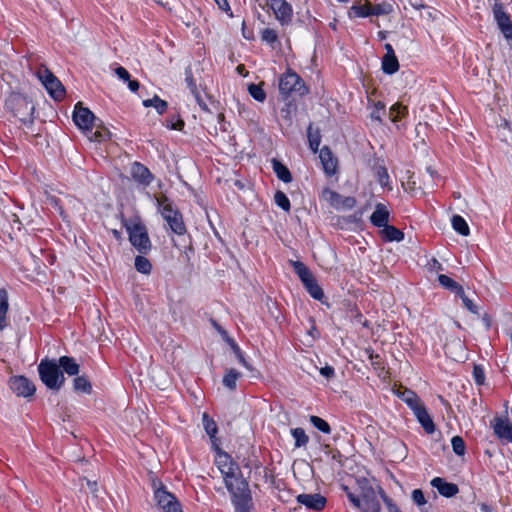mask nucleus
I'll list each match as a JSON object with an SVG mask.
<instances>
[{"mask_svg":"<svg viewBox=\"0 0 512 512\" xmlns=\"http://www.w3.org/2000/svg\"><path fill=\"white\" fill-rule=\"evenodd\" d=\"M215 464L231 494L236 512H248L252 497L248 482L243 478L239 465L229 454L220 450L217 451Z\"/></svg>","mask_w":512,"mask_h":512,"instance_id":"1","label":"nucleus"},{"mask_svg":"<svg viewBox=\"0 0 512 512\" xmlns=\"http://www.w3.org/2000/svg\"><path fill=\"white\" fill-rule=\"evenodd\" d=\"M356 486L355 492L351 491L347 486H343V490L351 504L360 512H380L379 486H374L366 478L357 479Z\"/></svg>","mask_w":512,"mask_h":512,"instance_id":"2","label":"nucleus"},{"mask_svg":"<svg viewBox=\"0 0 512 512\" xmlns=\"http://www.w3.org/2000/svg\"><path fill=\"white\" fill-rule=\"evenodd\" d=\"M124 226L129 235L132 246L141 254L151 249V242L145 225L138 218H130L124 221Z\"/></svg>","mask_w":512,"mask_h":512,"instance_id":"3","label":"nucleus"},{"mask_svg":"<svg viewBox=\"0 0 512 512\" xmlns=\"http://www.w3.org/2000/svg\"><path fill=\"white\" fill-rule=\"evenodd\" d=\"M73 121L78 128L83 130L89 140L91 141H102L105 137V132L95 131L92 132V128L96 126L95 124V116L88 109L82 106L81 102H78L75 105L73 112Z\"/></svg>","mask_w":512,"mask_h":512,"instance_id":"4","label":"nucleus"},{"mask_svg":"<svg viewBox=\"0 0 512 512\" xmlns=\"http://www.w3.org/2000/svg\"><path fill=\"white\" fill-rule=\"evenodd\" d=\"M42 382L50 389L59 390L64 382V377L55 361L42 360L38 366Z\"/></svg>","mask_w":512,"mask_h":512,"instance_id":"5","label":"nucleus"},{"mask_svg":"<svg viewBox=\"0 0 512 512\" xmlns=\"http://www.w3.org/2000/svg\"><path fill=\"white\" fill-rule=\"evenodd\" d=\"M159 210L170 229L177 235H183L186 228L181 214L173 208L166 198L158 199Z\"/></svg>","mask_w":512,"mask_h":512,"instance_id":"6","label":"nucleus"},{"mask_svg":"<svg viewBox=\"0 0 512 512\" xmlns=\"http://www.w3.org/2000/svg\"><path fill=\"white\" fill-rule=\"evenodd\" d=\"M292 266L311 297L316 300H322L324 297L323 290L310 270L300 261H292Z\"/></svg>","mask_w":512,"mask_h":512,"instance_id":"7","label":"nucleus"},{"mask_svg":"<svg viewBox=\"0 0 512 512\" xmlns=\"http://www.w3.org/2000/svg\"><path fill=\"white\" fill-rule=\"evenodd\" d=\"M279 91L283 95H289L293 92L304 95L308 92V89L301 77L288 69L279 79Z\"/></svg>","mask_w":512,"mask_h":512,"instance_id":"8","label":"nucleus"},{"mask_svg":"<svg viewBox=\"0 0 512 512\" xmlns=\"http://www.w3.org/2000/svg\"><path fill=\"white\" fill-rule=\"evenodd\" d=\"M37 77L52 98L55 100H61L64 97L65 90L63 85L49 69L41 67L37 71Z\"/></svg>","mask_w":512,"mask_h":512,"instance_id":"9","label":"nucleus"},{"mask_svg":"<svg viewBox=\"0 0 512 512\" xmlns=\"http://www.w3.org/2000/svg\"><path fill=\"white\" fill-rule=\"evenodd\" d=\"M154 498L158 507L164 512H182L180 503L176 497L168 492L164 486L157 488Z\"/></svg>","mask_w":512,"mask_h":512,"instance_id":"10","label":"nucleus"},{"mask_svg":"<svg viewBox=\"0 0 512 512\" xmlns=\"http://www.w3.org/2000/svg\"><path fill=\"white\" fill-rule=\"evenodd\" d=\"M322 199L338 210H349L356 205L355 198L343 197L339 193L328 188L322 191Z\"/></svg>","mask_w":512,"mask_h":512,"instance_id":"11","label":"nucleus"},{"mask_svg":"<svg viewBox=\"0 0 512 512\" xmlns=\"http://www.w3.org/2000/svg\"><path fill=\"white\" fill-rule=\"evenodd\" d=\"M9 385L11 390L21 397H29L35 393L34 384L24 376H15L10 378Z\"/></svg>","mask_w":512,"mask_h":512,"instance_id":"12","label":"nucleus"},{"mask_svg":"<svg viewBox=\"0 0 512 512\" xmlns=\"http://www.w3.org/2000/svg\"><path fill=\"white\" fill-rule=\"evenodd\" d=\"M494 18L497 25L506 39H512V22L509 15L503 10L500 4H495L493 7Z\"/></svg>","mask_w":512,"mask_h":512,"instance_id":"13","label":"nucleus"},{"mask_svg":"<svg viewBox=\"0 0 512 512\" xmlns=\"http://www.w3.org/2000/svg\"><path fill=\"white\" fill-rule=\"evenodd\" d=\"M267 5L272 9L277 20L287 23L292 16L291 6L285 0H268Z\"/></svg>","mask_w":512,"mask_h":512,"instance_id":"14","label":"nucleus"},{"mask_svg":"<svg viewBox=\"0 0 512 512\" xmlns=\"http://www.w3.org/2000/svg\"><path fill=\"white\" fill-rule=\"evenodd\" d=\"M131 177L138 184L147 187L153 180V175L147 167L139 162H134L131 166Z\"/></svg>","mask_w":512,"mask_h":512,"instance_id":"15","label":"nucleus"},{"mask_svg":"<svg viewBox=\"0 0 512 512\" xmlns=\"http://www.w3.org/2000/svg\"><path fill=\"white\" fill-rule=\"evenodd\" d=\"M297 501L307 507L308 509H312L315 511L322 510L326 505V498L320 494H299L297 496Z\"/></svg>","mask_w":512,"mask_h":512,"instance_id":"16","label":"nucleus"},{"mask_svg":"<svg viewBox=\"0 0 512 512\" xmlns=\"http://www.w3.org/2000/svg\"><path fill=\"white\" fill-rule=\"evenodd\" d=\"M319 158L325 173L328 176L334 175L337 170V159L333 156L328 147L325 146L320 150Z\"/></svg>","mask_w":512,"mask_h":512,"instance_id":"17","label":"nucleus"},{"mask_svg":"<svg viewBox=\"0 0 512 512\" xmlns=\"http://www.w3.org/2000/svg\"><path fill=\"white\" fill-rule=\"evenodd\" d=\"M493 429L499 438L512 443V424L507 418H495Z\"/></svg>","mask_w":512,"mask_h":512,"instance_id":"18","label":"nucleus"},{"mask_svg":"<svg viewBox=\"0 0 512 512\" xmlns=\"http://www.w3.org/2000/svg\"><path fill=\"white\" fill-rule=\"evenodd\" d=\"M389 217L390 212L387 207L384 204L378 203L370 216V221L374 226L381 229L385 225H388Z\"/></svg>","mask_w":512,"mask_h":512,"instance_id":"19","label":"nucleus"},{"mask_svg":"<svg viewBox=\"0 0 512 512\" xmlns=\"http://www.w3.org/2000/svg\"><path fill=\"white\" fill-rule=\"evenodd\" d=\"M431 485L438 490L444 497H452L459 491L456 484L448 483L443 478L435 477L431 481Z\"/></svg>","mask_w":512,"mask_h":512,"instance_id":"20","label":"nucleus"},{"mask_svg":"<svg viewBox=\"0 0 512 512\" xmlns=\"http://www.w3.org/2000/svg\"><path fill=\"white\" fill-rule=\"evenodd\" d=\"M415 417L417 418L418 422L421 424L423 429L428 434H432L435 431V425L434 422L429 415L426 408L422 405L420 407H417V409L413 412Z\"/></svg>","mask_w":512,"mask_h":512,"instance_id":"21","label":"nucleus"},{"mask_svg":"<svg viewBox=\"0 0 512 512\" xmlns=\"http://www.w3.org/2000/svg\"><path fill=\"white\" fill-rule=\"evenodd\" d=\"M369 16H371V3L368 1L354 3L348 12L350 19L356 17L366 18Z\"/></svg>","mask_w":512,"mask_h":512,"instance_id":"22","label":"nucleus"},{"mask_svg":"<svg viewBox=\"0 0 512 512\" xmlns=\"http://www.w3.org/2000/svg\"><path fill=\"white\" fill-rule=\"evenodd\" d=\"M379 233L381 238L388 242H400L404 239V233L391 225H385L380 229Z\"/></svg>","mask_w":512,"mask_h":512,"instance_id":"23","label":"nucleus"},{"mask_svg":"<svg viewBox=\"0 0 512 512\" xmlns=\"http://www.w3.org/2000/svg\"><path fill=\"white\" fill-rule=\"evenodd\" d=\"M272 166H273V171L276 174V176L278 177V179H280L284 183H290L292 181L291 173L284 164H282L281 162H279L276 159H273Z\"/></svg>","mask_w":512,"mask_h":512,"instance_id":"24","label":"nucleus"},{"mask_svg":"<svg viewBox=\"0 0 512 512\" xmlns=\"http://www.w3.org/2000/svg\"><path fill=\"white\" fill-rule=\"evenodd\" d=\"M58 366L70 376L77 375L79 372V365L73 358L68 356L60 357Z\"/></svg>","mask_w":512,"mask_h":512,"instance_id":"25","label":"nucleus"},{"mask_svg":"<svg viewBox=\"0 0 512 512\" xmlns=\"http://www.w3.org/2000/svg\"><path fill=\"white\" fill-rule=\"evenodd\" d=\"M393 1H382L374 5L371 4V16H384L393 12Z\"/></svg>","mask_w":512,"mask_h":512,"instance_id":"26","label":"nucleus"},{"mask_svg":"<svg viewBox=\"0 0 512 512\" xmlns=\"http://www.w3.org/2000/svg\"><path fill=\"white\" fill-rule=\"evenodd\" d=\"M438 281L443 288L454 292L456 295L462 294L463 287L447 275H438Z\"/></svg>","mask_w":512,"mask_h":512,"instance_id":"27","label":"nucleus"},{"mask_svg":"<svg viewBox=\"0 0 512 512\" xmlns=\"http://www.w3.org/2000/svg\"><path fill=\"white\" fill-rule=\"evenodd\" d=\"M453 229L462 236H468L470 233L466 220L460 215H454L451 219Z\"/></svg>","mask_w":512,"mask_h":512,"instance_id":"28","label":"nucleus"},{"mask_svg":"<svg viewBox=\"0 0 512 512\" xmlns=\"http://www.w3.org/2000/svg\"><path fill=\"white\" fill-rule=\"evenodd\" d=\"M382 69L386 74H394L399 69V62L395 55L384 56L382 59Z\"/></svg>","mask_w":512,"mask_h":512,"instance_id":"29","label":"nucleus"},{"mask_svg":"<svg viewBox=\"0 0 512 512\" xmlns=\"http://www.w3.org/2000/svg\"><path fill=\"white\" fill-rule=\"evenodd\" d=\"M143 106L153 107L159 114H163L167 110L168 103L165 100L160 99L157 95H155L151 99L144 100Z\"/></svg>","mask_w":512,"mask_h":512,"instance_id":"30","label":"nucleus"},{"mask_svg":"<svg viewBox=\"0 0 512 512\" xmlns=\"http://www.w3.org/2000/svg\"><path fill=\"white\" fill-rule=\"evenodd\" d=\"M185 81L187 83L188 88L190 89L191 93L194 95L196 101L202 107L203 109H206V104L202 101L200 94L198 92L195 80L192 76L191 71H186V78Z\"/></svg>","mask_w":512,"mask_h":512,"instance_id":"31","label":"nucleus"},{"mask_svg":"<svg viewBox=\"0 0 512 512\" xmlns=\"http://www.w3.org/2000/svg\"><path fill=\"white\" fill-rule=\"evenodd\" d=\"M240 376L241 374L235 369H228L223 377V385L229 390H234L236 388V382Z\"/></svg>","mask_w":512,"mask_h":512,"instance_id":"32","label":"nucleus"},{"mask_svg":"<svg viewBox=\"0 0 512 512\" xmlns=\"http://www.w3.org/2000/svg\"><path fill=\"white\" fill-rule=\"evenodd\" d=\"M202 423L206 433L210 436V438H215L218 428L215 421L212 418H210L207 413H203Z\"/></svg>","mask_w":512,"mask_h":512,"instance_id":"33","label":"nucleus"},{"mask_svg":"<svg viewBox=\"0 0 512 512\" xmlns=\"http://www.w3.org/2000/svg\"><path fill=\"white\" fill-rule=\"evenodd\" d=\"M402 399L407 403L413 412L417 409V407L423 405L418 396L411 390H406L403 393Z\"/></svg>","mask_w":512,"mask_h":512,"instance_id":"34","label":"nucleus"},{"mask_svg":"<svg viewBox=\"0 0 512 512\" xmlns=\"http://www.w3.org/2000/svg\"><path fill=\"white\" fill-rule=\"evenodd\" d=\"M407 114V108L400 103L391 106L389 116L392 122H398L402 117Z\"/></svg>","mask_w":512,"mask_h":512,"instance_id":"35","label":"nucleus"},{"mask_svg":"<svg viewBox=\"0 0 512 512\" xmlns=\"http://www.w3.org/2000/svg\"><path fill=\"white\" fill-rule=\"evenodd\" d=\"M386 115L385 104L381 101L373 103L370 117L378 122H382L383 117Z\"/></svg>","mask_w":512,"mask_h":512,"instance_id":"36","label":"nucleus"},{"mask_svg":"<svg viewBox=\"0 0 512 512\" xmlns=\"http://www.w3.org/2000/svg\"><path fill=\"white\" fill-rule=\"evenodd\" d=\"M135 269L142 274H149L152 265L146 257L139 255L135 258Z\"/></svg>","mask_w":512,"mask_h":512,"instance_id":"37","label":"nucleus"},{"mask_svg":"<svg viewBox=\"0 0 512 512\" xmlns=\"http://www.w3.org/2000/svg\"><path fill=\"white\" fill-rule=\"evenodd\" d=\"M291 434L295 440V447H302L308 443L309 438L302 428L292 429Z\"/></svg>","mask_w":512,"mask_h":512,"instance_id":"38","label":"nucleus"},{"mask_svg":"<svg viewBox=\"0 0 512 512\" xmlns=\"http://www.w3.org/2000/svg\"><path fill=\"white\" fill-rule=\"evenodd\" d=\"M74 390L77 391V392L90 393V391H91V384L83 376L76 377L74 379Z\"/></svg>","mask_w":512,"mask_h":512,"instance_id":"39","label":"nucleus"},{"mask_svg":"<svg viewBox=\"0 0 512 512\" xmlns=\"http://www.w3.org/2000/svg\"><path fill=\"white\" fill-rule=\"evenodd\" d=\"M376 175H377L378 182L382 187H387V188L391 189L390 177H389L388 171L385 167H383V166L377 167Z\"/></svg>","mask_w":512,"mask_h":512,"instance_id":"40","label":"nucleus"},{"mask_svg":"<svg viewBox=\"0 0 512 512\" xmlns=\"http://www.w3.org/2000/svg\"><path fill=\"white\" fill-rule=\"evenodd\" d=\"M249 94L257 101L263 102L266 99V93L261 85L250 84L248 86Z\"/></svg>","mask_w":512,"mask_h":512,"instance_id":"41","label":"nucleus"},{"mask_svg":"<svg viewBox=\"0 0 512 512\" xmlns=\"http://www.w3.org/2000/svg\"><path fill=\"white\" fill-rule=\"evenodd\" d=\"M310 422L315 428L325 434H329L331 432L330 425L324 419L318 416H311Z\"/></svg>","mask_w":512,"mask_h":512,"instance_id":"42","label":"nucleus"},{"mask_svg":"<svg viewBox=\"0 0 512 512\" xmlns=\"http://www.w3.org/2000/svg\"><path fill=\"white\" fill-rule=\"evenodd\" d=\"M275 203L285 211L290 210V201L285 193L278 191L274 196Z\"/></svg>","mask_w":512,"mask_h":512,"instance_id":"43","label":"nucleus"},{"mask_svg":"<svg viewBox=\"0 0 512 512\" xmlns=\"http://www.w3.org/2000/svg\"><path fill=\"white\" fill-rule=\"evenodd\" d=\"M452 449L455 454L462 456L465 453V443L462 437L454 436L451 440Z\"/></svg>","mask_w":512,"mask_h":512,"instance_id":"44","label":"nucleus"},{"mask_svg":"<svg viewBox=\"0 0 512 512\" xmlns=\"http://www.w3.org/2000/svg\"><path fill=\"white\" fill-rule=\"evenodd\" d=\"M261 40L268 43L273 44L277 41V33L274 29L265 28L261 32Z\"/></svg>","mask_w":512,"mask_h":512,"instance_id":"45","label":"nucleus"},{"mask_svg":"<svg viewBox=\"0 0 512 512\" xmlns=\"http://www.w3.org/2000/svg\"><path fill=\"white\" fill-rule=\"evenodd\" d=\"M232 350L237 358V360L239 361V363L245 367L247 370L249 371H252V367L251 365L247 362V360L245 359L241 349L239 348V346L235 343L232 344Z\"/></svg>","mask_w":512,"mask_h":512,"instance_id":"46","label":"nucleus"},{"mask_svg":"<svg viewBox=\"0 0 512 512\" xmlns=\"http://www.w3.org/2000/svg\"><path fill=\"white\" fill-rule=\"evenodd\" d=\"M378 492H379L380 498L386 504L389 512H401L398 509L397 505L395 503H393V501L385 494L384 490L381 487H378Z\"/></svg>","mask_w":512,"mask_h":512,"instance_id":"47","label":"nucleus"},{"mask_svg":"<svg viewBox=\"0 0 512 512\" xmlns=\"http://www.w3.org/2000/svg\"><path fill=\"white\" fill-rule=\"evenodd\" d=\"M308 140H309V145H310V148L313 152H316L319 148V145H320V136L318 133H312V129L311 127H309V130H308Z\"/></svg>","mask_w":512,"mask_h":512,"instance_id":"48","label":"nucleus"},{"mask_svg":"<svg viewBox=\"0 0 512 512\" xmlns=\"http://www.w3.org/2000/svg\"><path fill=\"white\" fill-rule=\"evenodd\" d=\"M461 300H462V303L463 305L473 314H478V308L477 306L473 303L472 300H470L466 295H465V292L464 290L462 291V294H459L458 295Z\"/></svg>","mask_w":512,"mask_h":512,"instance_id":"49","label":"nucleus"},{"mask_svg":"<svg viewBox=\"0 0 512 512\" xmlns=\"http://www.w3.org/2000/svg\"><path fill=\"white\" fill-rule=\"evenodd\" d=\"M412 500L418 506H423V505L426 504L425 496H424L422 490H420V489L413 490V492H412Z\"/></svg>","mask_w":512,"mask_h":512,"instance_id":"50","label":"nucleus"},{"mask_svg":"<svg viewBox=\"0 0 512 512\" xmlns=\"http://www.w3.org/2000/svg\"><path fill=\"white\" fill-rule=\"evenodd\" d=\"M474 380L478 385H482L485 380L484 371L480 366H474L473 369Z\"/></svg>","mask_w":512,"mask_h":512,"instance_id":"51","label":"nucleus"},{"mask_svg":"<svg viewBox=\"0 0 512 512\" xmlns=\"http://www.w3.org/2000/svg\"><path fill=\"white\" fill-rule=\"evenodd\" d=\"M115 74L124 82H128L130 80L129 72L122 66H119L115 69Z\"/></svg>","mask_w":512,"mask_h":512,"instance_id":"52","label":"nucleus"},{"mask_svg":"<svg viewBox=\"0 0 512 512\" xmlns=\"http://www.w3.org/2000/svg\"><path fill=\"white\" fill-rule=\"evenodd\" d=\"M320 374L327 379H331L335 375V370L332 366L326 365L320 369Z\"/></svg>","mask_w":512,"mask_h":512,"instance_id":"53","label":"nucleus"},{"mask_svg":"<svg viewBox=\"0 0 512 512\" xmlns=\"http://www.w3.org/2000/svg\"><path fill=\"white\" fill-rule=\"evenodd\" d=\"M8 307L0 306V330H3L7 326L6 314Z\"/></svg>","mask_w":512,"mask_h":512,"instance_id":"54","label":"nucleus"},{"mask_svg":"<svg viewBox=\"0 0 512 512\" xmlns=\"http://www.w3.org/2000/svg\"><path fill=\"white\" fill-rule=\"evenodd\" d=\"M0 306L8 307V293L5 289H0Z\"/></svg>","mask_w":512,"mask_h":512,"instance_id":"55","label":"nucleus"},{"mask_svg":"<svg viewBox=\"0 0 512 512\" xmlns=\"http://www.w3.org/2000/svg\"><path fill=\"white\" fill-rule=\"evenodd\" d=\"M216 2V4L218 5V7L223 10V11H229L230 10V6H229V3L227 0H214Z\"/></svg>","mask_w":512,"mask_h":512,"instance_id":"56","label":"nucleus"},{"mask_svg":"<svg viewBox=\"0 0 512 512\" xmlns=\"http://www.w3.org/2000/svg\"><path fill=\"white\" fill-rule=\"evenodd\" d=\"M293 109H295V107L291 103L287 104L286 108L281 110L283 117L290 119V113Z\"/></svg>","mask_w":512,"mask_h":512,"instance_id":"57","label":"nucleus"},{"mask_svg":"<svg viewBox=\"0 0 512 512\" xmlns=\"http://www.w3.org/2000/svg\"><path fill=\"white\" fill-rule=\"evenodd\" d=\"M167 126L173 130H181L184 127V122L178 119L175 123L168 124Z\"/></svg>","mask_w":512,"mask_h":512,"instance_id":"58","label":"nucleus"},{"mask_svg":"<svg viewBox=\"0 0 512 512\" xmlns=\"http://www.w3.org/2000/svg\"><path fill=\"white\" fill-rule=\"evenodd\" d=\"M128 84V88L132 91V92H136L138 89H139V82L137 80H129L127 82Z\"/></svg>","mask_w":512,"mask_h":512,"instance_id":"59","label":"nucleus"},{"mask_svg":"<svg viewBox=\"0 0 512 512\" xmlns=\"http://www.w3.org/2000/svg\"><path fill=\"white\" fill-rule=\"evenodd\" d=\"M428 265L430 270H442V265L436 259H433Z\"/></svg>","mask_w":512,"mask_h":512,"instance_id":"60","label":"nucleus"},{"mask_svg":"<svg viewBox=\"0 0 512 512\" xmlns=\"http://www.w3.org/2000/svg\"><path fill=\"white\" fill-rule=\"evenodd\" d=\"M20 103L25 105L26 108H28L30 110V112H32L34 110V106L26 99H24V98L20 99Z\"/></svg>","mask_w":512,"mask_h":512,"instance_id":"61","label":"nucleus"},{"mask_svg":"<svg viewBox=\"0 0 512 512\" xmlns=\"http://www.w3.org/2000/svg\"><path fill=\"white\" fill-rule=\"evenodd\" d=\"M386 54L384 56H393L395 55L393 47L390 44H385Z\"/></svg>","mask_w":512,"mask_h":512,"instance_id":"62","label":"nucleus"},{"mask_svg":"<svg viewBox=\"0 0 512 512\" xmlns=\"http://www.w3.org/2000/svg\"><path fill=\"white\" fill-rule=\"evenodd\" d=\"M86 483H87V486L89 487L90 491L92 493H95L96 492V486H97L96 482H91L90 480H87Z\"/></svg>","mask_w":512,"mask_h":512,"instance_id":"63","label":"nucleus"},{"mask_svg":"<svg viewBox=\"0 0 512 512\" xmlns=\"http://www.w3.org/2000/svg\"><path fill=\"white\" fill-rule=\"evenodd\" d=\"M480 509H481V512H491L490 507L486 504H482Z\"/></svg>","mask_w":512,"mask_h":512,"instance_id":"64","label":"nucleus"}]
</instances>
